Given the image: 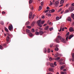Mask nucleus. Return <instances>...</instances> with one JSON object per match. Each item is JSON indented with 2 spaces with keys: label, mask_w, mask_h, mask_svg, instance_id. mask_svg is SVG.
Here are the masks:
<instances>
[{
  "label": "nucleus",
  "mask_w": 74,
  "mask_h": 74,
  "mask_svg": "<svg viewBox=\"0 0 74 74\" xmlns=\"http://www.w3.org/2000/svg\"><path fill=\"white\" fill-rule=\"evenodd\" d=\"M10 37L8 36L7 38H6V40L7 41V42H9V40H10Z\"/></svg>",
  "instance_id": "nucleus-12"
},
{
  "label": "nucleus",
  "mask_w": 74,
  "mask_h": 74,
  "mask_svg": "<svg viewBox=\"0 0 74 74\" xmlns=\"http://www.w3.org/2000/svg\"><path fill=\"white\" fill-rule=\"evenodd\" d=\"M65 67V66L63 65L61 67L60 69L61 70H63V69H64V68Z\"/></svg>",
  "instance_id": "nucleus-24"
},
{
  "label": "nucleus",
  "mask_w": 74,
  "mask_h": 74,
  "mask_svg": "<svg viewBox=\"0 0 74 74\" xmlns=\"http://www.w3.org/2000/svg\"><path fill=\"white\" fill-rule=\"evenodd\" d=\"M48 28H49V26L48 25L46 27H45V30H48Z\"/></svg>",
  "instance_id": "nucleus-11"
},
{
  "label": "nucleus",
  "mask_w": 74,
  "mask_h": 74,
  "mask_svg": "<svg viewBox=\"0 0 74 74\" xmlns=\"http://www.w3.org/2000/svg\"><path fill=\"white\" fill-rule=\"evenodd\" d=\"M69 34H70V32H67V34H66V36H68V35H69Z\"/></svg>",
  "instance_id": "nucleus-50"
},
{
  "label": "nucleus",
  "mask_w": 74,
  "mask_h": 74,
  "mask_svg": "<svg viewBox=\"0 0 74 74\" xmlns=\"http://www.w3.org/2000/svg\"><path fill=\"white\" fill-rule=\"evenodd\" d=\"M34 22H33L31 24V25L32 26H34Z\"/></svg>",
  "instance_id": "nucleus-37"
},
{
  "label": "nucleus",
  "mask_w": 74,
  "mask_h": 74,
  "mask_svg": "<svg viewBox=\"0 0 74 74\" xmlns=\"http://www.w3.org/2000/svg\"><path fill=\"white\" fill-rule=\"evenodd\" d=\"M60 40L61 42H63V43H66V40L62 38V37L60 36Z\"/></svg>",
  "instance_id": "nucleus-3"
},
{
  "label": "nucleus",
  "mask_w": 74,
  "mask_h": 74,
  "mask_svg": "<svg viewBox=\"0 0 74 74\" xmlns=\"http://www.w3.org/2000/svg\"><path fill=\"white\" fill-rule=\"evenodd\" d=\"M44 4V2H42L41 3V4L42 5H43V4Z\"/></svg>",
  "instance_id": "nucleus-46"
},
{
  "label": "nucleus",
  "mask_w": 74,
  "mask_h": 74,
  "mask_svg": "<svg viewBox=\"0 0 74 74\" xmlns=\"http://www.w3.org/2000/svg\"><path fill=\"white\" fill-rule=\"evenodd\" d=\"M69 30L71 32H74V31L73 28L72 27H71L69 28Z\"/></svg>",
  "instance_id": "nucleus-7"
},
{
  "label": "nucleus",
  "mask_w": 74,
  "mask_h": 74,
  "mask_svg": "<svg viewBox=\"0 0 74 74\" xmlns=\"http://www.w3.org/2000/svg\"><path fill=\"white\" fill-rule=\"evenodd\" d=\"M60 36H58V37L54 40V41L56 42L59 43L60 42Z\"/></svg>",
  "instance_id": "nucleus-2"
},
{
  "label": "nucleus",
  "mask_w": 74,
  "mask_h": 74,
  "mask_svg": "<svg viewBox=\"0 0 74 74\" xmlns=\"http://www.w3.org/2000/svg\"><path fill=\"white\" fill-rule=\"evenodd\" d=\"M72 61H74V58H72Z\"/></svg>",
  "instance_id": "nucleus-60"
},
{
  "label": "nucleus",
  "mask_w": 74,
  "mask_h": 74,
  "mask_svg": "<svg viewBox=\"0 0 74 74\" xmlns=\"http://www.w3.org/2000/svg\"><path fill=\"white\" fill-rule=\"evenodd\" d=\"M5 30L7 32H8V29L5 27Z\"/></svg>",
  "instance_id": "nucleus-23"
},
{
  "label": "nucleus",
  "mask_w": 74,
  "mask_h": 74,
  "mask_svg": "<svg viewBox=\"0 0 74 74\" xmlns=\"http://www.w3.org/2000/svg\"><path fill=\"white\" fill-rule=\"evenodd\" d=\"M71 18H73V19H74V14L73 13H72L71 14Z\"/></svg>",
  "instance_id": "nucleus-15"
},
{
  "label": "nucleus",
  "mask_w": 74,
  "mask_h": 74,
  "mask_svg": "<svg viewBox=\"0 0 74 74\" xmlns=\"http://www.w3.org/2000/svg\"><path fill=\"white\" fill-rule=\"evenodd\" d=\"M61 74H66L67 73L66 72H61Z\"/></svg>",
  "instance_id": "nucleus-31"
},
{
  "label": "nucleus",
  "mask_w": 74,
  "mask_h": 74,
  "mask_svg": "<svg viewBox=\"0 0 74 74\" xmlns=\"http://www.w3.org/2000/svg\"><path fill=\"white\" fill-rule=\"evenodd\" d=\"M34 16H35V15H32V19H33V18H34Z\"/></svg>",
  "instance_id": "nucleus-51"
},
{
  "label": "nucleus",
  "mask_w": 74,
  "mask_h": 74,
  "mask_svg": "<svg viewBox=\"0 0 74 74\" xmlns=\"http://www.w3.org/2000/svg\"><path fill=\"white\" fill-rule=\"evenodd\" d=\"M47 24H45L43 25V26H47Z\"/></svg>",
  "instance_id": "nucleus-53"
},
{
  "label": "nucleus",
  "mask_w": 74,
  "mask_h": 74,
  "mask_svg": "<svg viewBox=\"0 0 74 74\" xmlns=\"http://www.w3.org/2000/svg\"><path fill=\"white\" fill-rule=\"evenodd\" d=\"M32 33H34V28L32 29Z\"/></svg>",
  "instance_id": "nucleus-34"
},
{
  "label": "nucleus",
  "mask_w": 74,
  "mask_h": 74,
  "mask_svg": "<svg viewBox=\"0 0 74 74\" xmlns=\"http://www.w3.org/2000/svg\"><path fill=\"white\" fill-rule=\"evenodd\" d=\"M55 12V10L53 9H52L51 10H50L49 11L50 13H51L52 12Z\"/></svg>",
  "instance_id": "nucleus-10"
},
{
  "label": "nucleus",
  "mask_w": 74,
  "mask_h": 74,
  "mask_svg": "<svg viewBox=\"0 0 74 74\" xmlns=\"http://www.w3.org/2000/svg\"><path fill=\"white\" fill-rule=\"evenodd\" d=\"M2 14H5V12L4 11L2 12Z\"/></svg>",
  "instance_id": "nucleus-43"
},
{
  "label": "nucleus",
  "mask_w": 74,
  "mask_h": 74,
  "mask_svg": "<svg viewBox=\"0 0 74 74\" xmlns=\"http://www.w3.org/2000/svg\"><path fill=\"white\" fill-rule=\"evenodd\" d=\"M26 32L27 33H30L31 32L30 31L27 29H26Z\"/></svg>",
  "instance_id": "nucleus-16"
},
{
  "label": "nucleus",
  "mask_w": 74,
  "mask_h": 74,
  "mask_svg": "<svg viewBox=\"0 0 74 74\" xmlns=\"http://www.w3.org/2000/svg\"><path fill=\"white\" fill-rule=\"evenodd\" d=\"M35 34L36 35H39V34H40V33L38 32H36Z\"/></svg>",
  "instance_id": "nucleus-29"
},
{
  "label": "nucleus",
  "mask_w": 74,
  "mask_h": 74,
  "mask_svg": "<svg viewBox=\"0 0 74 74\" xmlns=\"http://www.w3.org/2000/svg\"><path fill=\"white\" fill-rule=\"evenodd\" d=\"M72 6H73L74 7V3H73L71 4Z\"/></svg>",
  "instance_id": "nucleus-58"
},
{
  "label": "nucleus",
  "mask_w": 74,
  "mask_h": 74,
  "mask_svg": "<svg viewBox=\"0 0 74 74\" xmlns=\"http://www.w3.org/2000/svg\"><path fill=\"white\" fill-rule=\"evenodd\" d=\"M44 53L47 52V49H46V48H45L44 49Z\"/></svg>",
  "instance_id": "nucleus-32"
},
{
  "label": "nucleus",
  "mask_w": 74,
  "mask_h": 74,
  "mask_svg": "<svg viewBox=\"0 0 74 74\" xmlns=\"http://www.w3.org/2000/svg\"><path fill=\"white\" fill-rule=\"evenodd\" d=\"M68 37L67 36L66 38V41H68Z\"/></svg>",
  "instance_id": "nucleus-54"
},
{
  "label": "nucleus",
  "mask_w": 74,
  "mask_h": 74,
  "mask_svg": "<svg viewBox=\"0 0 74 74\" xmlns=\"http://www.w3.org/2000/svg\"><path fill=\"white\" fill-rule=\"evenodd\" d=\"M56 51H59V48L58 47H56L55 49Z\"/></svg>",
  "instance_id": "nucleus-27"
},
{
  "label": "nucleus",
  "mask_w": 74,
  "mask_h": 74,
  "mask_svg": "<svg viewBox=\"0 0 74 74\" xmlns=\"http://www.w3.org/2000/svg\"><path fill=\"white\" fill-rule=\"evenodd\" d=\"M27 27H28V29H31L32 27L30 26H27Z\"/></svg>",
  "instance_id": "nucleus-38"
},
{
  "label": "nucleus",
  "mask_w": 74,
  "mask_h": 74,
  "mask_svg": "<svg viewBox=\"0 0 74 74\" xmlns=\"http://www.w3.org/2000/svg\"><path fill=\"white\" fill-rule=\"evenodd\" d=\"M49 70L50 71H53V69L52 68H49Z\"/></svg>",
  "instance_id": "nucleus-17"
},
{
  "label": "nucleus",
  "mask_w": 74,
  "mask_h": 74,
  "mask_svg": "<svg viewBox=\"0 0 74 74\" xmlns=\"http://www.w3.org/2000/svg\"><path fill=\"white\" fill-rule=\"evenodd\" d=\"M55 3V0H53V4H54V3Z\"/></svg>",
  "instance_id": "nucleus-62"
},
{
  "label": "nucleus",
  "mask_w": 74,
  "mask_h": 74,
  "mask_svg": "<svg viewBox=\"0 0 74 74\" xmlns=\"http://www.w3.org/2000/svg\"><path fill=\"white\" fill-rule=\"evenodd\" d=\"M54 65H55V66H56L57 64H56V62H54Z\"/></svg>",
  "instance_id": "nucleus-42"
},
{
  "label": "nucleus",
  "mask_w": 74,
  "mask_h": 74,
  "mask_svg": "<svg viewBox=\"0 0 74 74\" xmlns=\"http://www.w3.org/2000/svg\"><path fill=\"white\" fill-rule=\"evenodd\" d=\"M29 37H32V36H33V34H32V33H30V32L29 34Z\"/></svg>",
  "instance_id": "nucleus-25"
},
{
  "label": "nucleus",
  "mask_w": 74,
  "mask_h": 74,
  "mask_svg": "<svg viewBox=\"0 0 74 74\" xmlns=\"http://www.w3.org/2000/svg\"><path fill=\"white\" fill-rule=\"evenodd\" d=\"M47 52H48V53H50V52H51V49H49V48H48V49H47Z\"/></svg>",
  "instance_id": "nucleus-19"
},
{
  "label": "nucleus",
  "mask_w": 74,
  "mask_h": 74,
  "mask_svg": "<svg viewBox=\"0 0 74 74\" xmlns=\"http://www.w3.org/2000/svg\"><path fill=\"white\" fill-rule=\"evenodd\" d=\"M42 9V7L40 6L39 8V11H40Z\"/></svg>",
  "instance_id": "nucleus-26"
},
{
  "label": "nucleus",
  "mask_w": 74,
  "mask_h": 74,
  "mask_svg": "<svg viewBox=\"0 0 74 74\" xmlns=\"http://www.w3.org/2000/svg\"><path fill=\"white\" fill-rule=\"evenodd\" d=\"M3 46L4 47H6V44L5 43L3 44Z\"/></svg>",
  "instance_id": "nucleus-57"
},
{
  "label": "nucleus",
  "mask_w": 74,
  "mask_h": 74,
  "mask_svg": "<svg viewBox=\"0 0 74 74\" xmlns=\"http://www.w3.org/2000/svg\"><path fill=\"white\" fill-rule=\"evenodd\" d=\"M32 12H30L29 13V19H30L31 18H32Z\"/></svg>",
  "instance_id": "nucleus-9"
},
{
  "label": "nucleus",
  "mask_w": 74,
  "mask_h": 74,
  "mask_svg": "<svg viewBox=\"0 0 74 74\" xmlns=\"http://www.w3.org/2000/svg\"><path fill=\"white\" fill-rule=\"evenodd\" d=\"M47 74H53L52 73H47Z\"/></svg>",
  "instance_id": "nucleus-63"
},
{
  "label": "nucleus",
  "mask_w": 74,
  "mask_h": 74,
  "mask_svg": "<svg viewBox=\"0 0 74 74\" xmlns=\"http://www.w3.org/2000/svg\"><path fill=\"white\" fill-rule=\"evenodd\" d=\"M63 12H64V10H62L61 11V14H62L63 13Z\"/></svg>",
  "instance_id": "nucleus-55"
},
{
  "label": "nucleus",
  "mask_w": 74,
  "mask_h": 74,
  "mask_svg": "<svg viewBox=\"0 0 74 74\" xmlns=\"http://www.w3.org/2000/svg\"><path fill=\"white\" fill-rule=\"evenodd\" d=\"M56 48H58V47H59V45H57L56 46Z\"/></svg>",
  "instance_id": "nucleus-56"
},
{
  "label": "nucleus",
  "mask_w": 74,
  "mask_h": 74,
  "mask_svg": "<svg viewBox=\"0 0 74 74\" xmlns=\"http://www.w3.org/2000/svg\"><path fill=\"white\" fill-rule=\"evenodd\" d=\"M72 25H74V22H73L72 23Z\"/></svg>",
  "instance_id": "nucleus-64"
},
{
  "label": "nucleus",
  "mask_w": 74,
  "mask_h": 74,
  "mask_svg": "<svg viewBox=\"0 0 74 74\" xmlns=\"http://www.w3.org/2000/svg\"><path fill=\"white\" fill-rule=\"evenodd\" d=\"M70 11H73V10H74V7L73 6L71 7L69 9Z\"/></svg>",
  "instance_id": "nucleus-6"
},
{
  "label": "nucleus",
  "mask_w": 74,
  "mask_h": 74,
  "mask_svg": "<svg viewBox=\"0 0 74 74\" xmlns=\"http://www.w3.org/2000/svg\"><path fill=\"white\" fill-rule=\"evenodd\" d=\"M49 60H50V59L52 60H59V59H60V57H58L57 58H52V57H50V58H49Z\"/></svg>",
  "instance_id": "nucleus-4"
},
{
  "label": "nucleus",
  "mask_w": 74,
  "mask_h": 74,
  "mask_svg": "<svg viewBox=\"0 0 74 74\" xmlns=\"http://www.w3.org/2000/svg\"><path fill=\"white\" fill-rule=\"evenodd\" d=\"M29 22L28 21L26 23L25 25H29Z\"/></svg>",
  "instance_id": "nucleus-30"
},
{
  "label": "nucleus",
  "mask_w": 74,
  "mask_h": 74,
  "mask_svg": "<svg viewBox=\"0 0 74 74\" xmlns=\"http://www.w3.org/2000/svg\"><path fill=\"white\" fill-rule=\"evenodd\" d=\"M51 14H49L48 15V16H51Z\"/></svg>",
  "instance_id": "nucleus-52"
},
{
  "label": "nucleus",
  "mask_w": 74,
  "mask_h": 74,
  "mask_svg": "<svg viewBox=\"0 0 74 74\" xmlns=\"http://www.w3.org/2000/svg\"><path fill=\"white\" fill-rule=\"evenodd\" d=\"M59 60L60 62H62L63 61V59L61 58Z\"/></svg>",
  "instance_id": "nucleus-49"
},
{
  "label": "nucleus",
  "mask_w": 74,
  "mask_h": 74,
  "mask_svg": "<svg viewBox=\"0 0 74 74\" xmlns=\"http://www.w3.org/2000/svg\"><path fill=\"white\" fill-rule=\"evenodd\" d=\"M60 2V4H63L64 3V1L63 0H61Z\"/></svg>",
  "instance_id": "nucleus-20"
},
{
  "label": "nucleus",
  "mask_w": 74,
  "mask_h": 74,
  "mask_svg": "<svg viewBox=\"0 0 74 74\" xmlns=\"http://www.w3.org/2000/svg\"><path fill=\"white\" fill-rule=\"evenodd\" d=\"M59 1H56L54 3L55 5H58L59 4Z\"/></svg>",
  "instance_id": "nucleus-22"
},
{
  "label": "nucleus",
  "mask_w": 74,
  "mask_h": 74,
  "mask_svg": "<svg viewBox=\"0 0 74 74\" xmlns=\"http://www.w3.org/2000/svg\"><path fill=\"white\" fill-rule=\"evenodd\" d=\"M39 34L40 36H42V34H44V32H43L42 30H40Z\"/></svg>",
  "instance_id": "nucleus-8"
},
{
  "label": "nucleus",
  "mask_w": 74,
  "mask_h": 74,
  "mask_svg": "<svg viewBox=\"0 0 74 74\" xmlns=\"http://www.w3.org/2000/svg\"><path fill=\"white\" fill-rule=\"evenodd\" d=\"M50 66L51 67H54V65L52 63H51L50 64Z\"/></svg>",
  "instance_id": "nucleus-18"
},
{
  "label": "nucleus",
  "mask_w": 74,
  "mask_h": 74,
  "mask_svg": "<svg viewBox=\"0 0 74 74\" xmlns=\"http://www.w3.org/2000/svg\"><path fill=\"white\" fill-rule=\"evenodd\" d=\"M73 36H74L73 35H70V36L68 38L69 39V40H70V39H71V38H72V37H73Z\"/></svg>",
  "instance_id": "nucleus-14"
},
{
  "label": "nucleus",
  "mask_w": 74,
  "mask_h": 74,
  "mask_svg": "<svg viewBox=\"0 0 74 74\" xmlns=\"http://www.w3.org/2000/svg\"><path fill=\"white\" fill-rule=\"evenodd\" d=\"M49 11V10H46L45 12V13H46V12H48Z\"/></svg>",
  "instance_id": "nucleus-44"
},
{
  "label": "nucleus",
  "mask_w": 74,
  "mask_h": 74,
  "mask_svg": "<svg viewBox=\"0 0 74 74\" xmlns=\"http://www.w3.org/2000/svg\"><path fill=\"white\" fill-rule=\"evenodd\" d=\"M56 19L57 21H58V20H59V19H60V18L59 17L57 16Z\"/></svg>",
  "instance_id": "nucleus-28"
},
{
  "label": "nucleus",
  "mask_w": 74,
  "mask_h": 74,
  "mask_svg": "<svg viewBox=\"0 0 74 74\" xmlns=\"http://www.w3.org/2000/svg\"><path fill=\"white\" fill-rule=\"evenodd\" d=\"M13 29V27H12V25L11 24L8 27V29L10 30V31H11Z\"/></svg>",
  "instance_id": "nucleus-5"
},
{
  "label": "nucleus",
  "mask_w": 74,
  "mask_h": 74,
  "mask_svg": "<svg viewBox=\"0 0 74 74\" xmlns=\"http://www.w3.org/2000/svg\"><path fill=\"white\" fill-rule=\"evenodd\" d=\"M59 32H61L62 31V26L60 27V29L58 30Z\"/></svg>",
  "instance_id": "nucleus-45"
},
{
  "label": "nucleus",
  "mask_w": 74,
  "mask_h": 74,
  "mask_svg": "<svg viewBox=\"0 0 74 74\" xmlns=\"http://www.w3.org/2000/svg\"><path fill=\"white\" fill-rule=\"evenodd\" d=\"M65 29H64V27L62 28V31H64V30Z\"/></svg>",
  "instance_id": "nucleus-48"
},
{
  "label": "nucleus",
  "mask_w": 74,
  "mask_h": 74,
  "mask_svg": "<svg viewBox=\"0 0 74 74\" xmlns=\"http://www.w3.org/2000/svg\"><path fill=\"white\" fill-rule=\"evenodd\" d=\"M32 0H30L29 1V4H31V3H32Z\"/></svg>",
  "instance_id": "nucleus-33"
},
{
  "label": "nucleus",
  "mask_w": 74,
  "mask_h": 74,
  "mask_svg": "<svg viewBox=\"0 0 74 74\" xmlns=\"http://www.w3.org/2000/svg\"><path fill=\"white\" fill-rule=\"evenodd\" d=\"M45 21H42L41 20H38L37 22V24L39 26H40V27H42V24H44Z\"/></svg>",
  "instance_id": "nucleus-1"
},
{
  "label": "nucleus",
  "mask_w": 74,
  "mask_h": 74,
  "mask_svg": "<svg viewBox=\"0 0 74 74\" xmlns=\"http://www.w3.org/2000/svg\"><path fill=\"white\" fill-rule=\"evenodd\" d=\"M72 56L73 58H74V53H72Z\"/></svg>",
  "instance_id": "nucleus-47"
},
{
  "label": "nucleus",
  "mask_w": 74,
  "mask_h": 74,
  "mask_svg": "<svg viewBox=\"0 0 74 74\" xmlns=\"http://www.w3.org/2000/svg\"><path fill=\"white\" fill-rule=\"evenodd\" d=\"M55 57H58L59 56V54L56 53L54 55Z\"/></svg>",
  "instance_id": "nucleus-21"
},
{
  "label": "nucleus",
  "mask_w": 74,
  "mask_h": 74,
  "mask_svg": "<svg viewBox=\"0 0 74 74\" xmlns=\"http://www.w3.org/2000/svg\"><path fill=\"white\" fill-rule=\"evenodd\" d=\"M69 12V10H65V13H67V12Z\"/></svg>",
  "instance_id": "nucleus-36"
},
{
  "label": "nucleus",
  "mask_w": 74,
  "mask_h": 74,
  "mask_svg": "<svg viewBox=\"0 0 74 74\" xmlns=\"http://www.w3.org/2000/svg\"><path fill=\"white\" fill-rule=\"evenodd\" d=\"M66 7H68V6H69V4H66Z\"/></svg>",
  "instance_id": "nucleus-61"
},
{
  "label": "nucleus",
  "mask_w": 74,
  "mask_h": 74,
  "mask_svg": "<svg viewBox=\"0 0 74 74\" xmlns=\"http://www.w3.org/2000/svg\"><path fill=\"white\" fill-rule=\"evenodd\" d=\"M0 49H3V46L0 45Z\"/></svg>",
  "instance_id": "nucleus-41"
},
{
  "label": "nucleus",
  "mask_w": 74,
  "mask_h": 74,
  "mask_svg": "<svg viewBox=\"0 0 74 74\" xmlns=\"http://www.w3.org/2000/svg\"><path fill=\"white\" fill-rule=\"evenodd\" d=\"M1 25H4V22L3 21H1Z\"/></svg>",
  "instance_id": "nucleus-40"
},
{
  "label": "nucleus",
  "mask_w": 74,
  "mask_h": 74,
  "mask_svg": "<svg viewBox=\"0 0 74 74\" xmlns=\"http://www.w3.org/2000/svg\"><path fill=\"white\" fill-rule=\"evenodd\" d=\"M62 5H63V4H62V5H60V6H59V7H62Z\"/></svg>",
  "instance_id": "nucleus-59"
},
{
  "label": "nucleus",
  "mask_w": 74,
  "mask_h": 74,
  "mask_svg": "<svg viewBox=\"0 0 74 74\" xmlns=\"http://www.w3.org/2000/svg\"><path fill=\"white\" fill-rule=\"evenodd\" d=\"M67 20L68 21H71V17H68L67 19Z\"/></svg>",
  "instance_id": "nucleus-13"
},
{
  "label": "nucleus",
  "mask_w": 74,
  "mask_h": 74,
  "mask_svg": "<svg viewBox=\"0 0 74 74\" xmlns=\"http://www.w3.org/2000/svg\"><path fill=\"white\" fill-rule=\"evenodd\" d=\"M53 44L52 43L50 45V47H52V46H53Z\"/></svg>",
  "instance_id": "nucleus-39"
},
{
  "label": "nucleus",
  "mask_w": 74,
  "mask_h": 74,
  "mask_svg": "<svg viewBox=\"0 0 74 74\" xmlns=\"http://www.w3.org/2000/svg\"><path fill=\"white\" fill-rule=\"evenodd\" d=\"M49 30L50 31H52V30H53V28H49Z\"/></svg>",
  "instance_id": "nucleus-35"
}]
</instances>
